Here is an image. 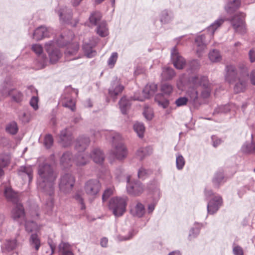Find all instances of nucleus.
I'll list each match as a JSON object with an SVG mask.
<instances>
[{"mask_svg":"<svg viewBox=\"0 0 255 255\" xmlns=\"http://www.w3.org/2000/svg\"><path fill=\"white\" fill-rule=\"evenodd\" d=\"M245 14L243 12H237L230 18L226 19L223 17H220L216 20L206 29V34L208 38L211 39L214 35L215 31L218 29L222 24L226 21H230L235 32L240 34L243 35L246 32V28L244 18Z\"/></svg>","mask_w":255,"mask_h":255,"instance_id":"f257e3e1","label":"nucleus"},{"mask_svg":"<svg viewBox=\"0 0 255 255\" xmlns=\"http://www.w3.org/2000/svg\"><path fill=\"white\" fill-rule=\"evenodd\" d=\"M38 177L37 185L39 189L49 191L53 190V187L57 174L54 171L52 166L47 163H40L38 166Z\"/></svg>","mask_w":255,"mask_h":255,"instance_id":"f03ea898","label":"nucleus"},{"mask_svg":"<svg viewBox=\"0 0 255 255\" xmlns=\"http://www.w3.org/2000/svg\"><path fill=\"white\" fill-rule=\"evenodd\" d=\"M101 136L104 135L106 139L112 143L111 154L116 159L122 160L128 155V150L122 142V137L120 133L114 130H102L100 131Z\"/></svg>","mask_w":255,"mask_h":255,"instance_id":"7ed1b4c3","label":"nucleus"},{"mask_svg":"<svg viewBox=\"0 0 255 255\" xmlns=\"http://www.w3.org/2000/svg\"><path fill=\"white\" fill-rule=\"evenodd\" d=\"M17 192H4V196L9 202L15 204L11 210V216L14 221L21 225L25 219V212L22 205L19 203Z\"/></svg>","mask_w":255,"mask_h":255,"instance_id":"20e7f679","label":"nucleus"},{"mask_svg":"<svg viewBox=\"0 0 255 255\" xmlns=\"http://www.w3.org/2000/svg\"><path fill=\"white\" fill-rule=\"evenodd\" d=\"M68 37L61 35L58 40H51L45 44V50L48 53L50 61L52 63L56 62L61 56V53L57 48V46H63L67 44Z\"/></svg>","mask_w":255,"mask_h":255,"instance_id":"39448f33","label":"nucleus"},{"mask_svg":"<svg viewBox=\"0 0 255 255\" xmlns=\"http://www.w3.org/2000/svg\"><path fill=\"white\" fill-rule=\"evenodd\" d=\"M128 200V198L125 196L112 197L108 204L109 210L115 217H121L126 211Z\"/></svg>","mask_w":255,"mask_h":255,"instance_id":"423d86ee","label":"nucleus"},{"mask_svg":"<svg viewBox=\"0 0 255 255\" xmlns=\"http://www.w3.org/2000/svg\"><path fill=\"white\" fill-rule=\"evenodd\" d=\"M191 85L199 87V91H201L200 97L203 99L209 97L212 91L211 84L207 77L201 75H196L190 78Z\"/></svg>","mask_w":255,"mask_h":255,"instance_id":"0eeeda50","label":"nucleus"},{"mask_svg":"<svg viewBox=\"0 0 255 255\" xmlns=\"http://www.w3.org/2000/svg\"><path fill=\"white\" fill-rule=\"evenodd\" d=\"M78 91L71 87H66L60 98V103L62 106L74 111L75 109V101L74 98L77 96Z\"/></svg>","mask_w":255,"mask_h":255,"instance_id":"6e6552de","label":"nucleus"},{"mask_svg":"<svg viewBox=\"0 0 255 255\" xmlns=\"http://www.w3.org/2000/svg\"><path fill=\"white\" fill-rule=\"evenodd\" d=\"M127 191H141L145 190H157L159 189V183L156 180L149 181L146 187H144L139 181L132 182L129 181V178L127 180Z\"/></svg>","mask_w":255,"mask_h":255,"instance_id":"1a4fd4ad","label":"nucleus"},{"mask_svg":"<svg viewBox=\"0 0 255 255\" xmlns=\"http://www.w3.org/2000/svg\"><path fill=\"white\" fill-rule=\"evenodd\" d=\"M205 197L208 201L207 212L209 214L216 213L223 204V200L220 196H215L212 192H206Z\"/></svg>","mask_w":255,"mask_h":255,"instance_id":"9d476101","label":"nucleus"},{"mask_svg":"<svg viewBox=\"0 0 255 255\" xmlns=\"http://www.w3.org/2000/svg\"><path fill=\"white\" fill-rule=\"evenodd\" d=\"M75 180L71 174L66 173L63 175L59 179V187L61 191H69L72 190Z\"/></svg>","mask_w":255,"mask_h":255,"instance_id":"9b49d317","label":"nucleus"},{"mask_svg":"<svg viewBox=\"0 0 255 255\" xmlns=\"http://www.w3.org/2000/svg\"><path fill=\"white\" fill-rule=\"evenodd\" d=\"M189 81V87L186 92V96L189 102L195 107H197L200 105L199 101V87L192 85Z\"/></svg>","mask_w":255,"mask_h":255,"instance_id":"f8f14e48","label":"nucleus"},{"mask_svg":"<svg viewBox=\"0 0 255 255\" xmlns=\"http://www.w3.org/2000/svg\"><path fill=\"white\" fill-rule=\"evenodd\" d=\"M157 85L154 83L146 85L142 90V96L134 95L132 98L134 100L143 101L145 99H148L152 96L157 90Z\"/></svg>","mask_w":255,"mask_h":255,"instance_id":"ddd939ff","label":"nucleus"},{"mask_svg":"<svg viewBox=\"0 0 255 255\" xmlns=\"http://www.w3.org/2000/svg\"><path fill=\"white\" fill-rule=\"evenodd\" d=\"M225 79L229 84H233L238 79L240 75H238L237 67L233 65L226 66L225 68Z\"/></svg>","mask_w":255,"mask_h":255,"instance_id":"4468645a","label":"nucleus"},{"mask_svg":"<svg viewBox=\"0 0 255 255\" xmlns=\"http://www.w3.org/2000/svg\"><path fill=\"white\" fill-rule=\"evenodd\" d=\"M210 40L206 34H202L196 37L195 42L197 47L196 52L199 56H201Z\"/></svg>","mask_w":255,"mask_h":255,"instance_id":"2eb2a0df","label":"nucleus"},{"mask_svg":"<svg viewBox=\"0 0 255 255\" xmlns=\"http://www.w3.org/2000/svg\"><path fill=\"white\" fill-rule=\"evenodd\" d=\"M124 89L120 80L118 77H115L111 83V86L109 89V95L115 100L117 96L120 94Z\"/></svg>","mask_w":255,"mask_h":255,"instance_id":"dca6fc26","label":"nucleus"},{"mask_svg":"<svg viewBox=\"0 0 255 255\" xmlns=\"http://www.w3.org/2000/svg\"><path fill=\"white\" fill-rule=\"evenodd\" d=\"M171 58L174 66L178 69H183L185 64V60L180 55L176 47H174L171 51Z\"/></svg>","mask_w":255,"mask_h":255,"instance_id":"f3484780","label":"nucleus"},{"mask_svg":"<svg viewBox=\"0 0 255 255\" xmlns=\"http://www.w3.org/2000/svg\"><path fill=\"white\" fill-rule=\"evenodd\" d=\"M56 12L59 15L60 20L65 23H69L72 17L71 9L66 6L59 7L56 9Z\"/></svg>","mask_w":255,"mask_h":255,"instance_id":"a211bd4d","label":"nucleus"},{"mask_svg":"<svg viewBox=\"0 0 255 255\" xmlns=\"http://www.w3.org/2000/svg\"><path fill=\"white\" fill-rule=\"evenodd\" d=\"M3 96L4 97L10 96L12 101L17 103H21L24 99L23 94L20 91L14 89L10 90L4 89Z\"/></svg>","mask_w":255,"mask_h":255,"instance_id":"6ab92c4d","label":"nucleus"},{"mask_svg":"<svg viewBox=\"0 0 255 255\" xmlns=\"http://www.w3.org/2000/svg\"><path fill=\"white\" fill-rule=\"evenodd\" d=\"M18 175L23 180L30 182L33 178V169L31 166H21L18 170Z\"/></svg>","mask_w":255,"mask_h":255,"instance_id":"aec40b11","label":"nucleus"},{"mask_svg":"<svg viewBox=\"0 0 255 255\" xmlns=\"http://www.w3.org/2000/svg\"><path fill=\"white\" fill-rule=\"evenodd\" d=\"M74 246L67 242H62L58 246L60 255H74Z\"/></svg>","mask_w":255,"mask_h":255,"instance_id":"412c9836","label":"nucleus"},{"mask_svg":"<svg viewBox=\"0 0 255 255\" xmlns=\"http://www.w3.org/2000/svg\"><path fill=\"white\" fill-rule=\"evenodd\" d=\"M234 90L235 93H239L244 92L247 86L248 77L240 76L238 79L235 82Z\"/></svg>","mask_w":255,"mask_h":255,"instance_id":"4be33fe9","label":"nucleus"},{"mask_svg":"<svg viewBox=\"0 0 255 255\" xmlns=\"http://www.w3.org/2000/svg\"><path fill=\"white\" fill-rule=\"evenodd\" d=\"M59 137L60 141L63 146L66 147L71 144L72 137L67 128H65L61 131Z\"/></svg>","mask_w":255,"mask_h":255,"instance_id":"5701e85b","label":"nucleus"},{"mask_svg":"<svg viewBox=\"0 0 255 255\" xmlns=\"http://www.w3.org/2000/svg\"><path fill=\"white\" fill-rule=\"evenodd\" d=\"M49 36L47 28L43 26L37 27L33 33V37L36 40H40L44 37Z\"/></svg>","mask_w":255,"mask_h":255,"instance_id":"b1692460","label":"nucleus"},{"mask_svg":"<svg viewBox=\"0 0 255 255\" xmlns=\"http://www.w3.org/2000/svg\"><path fill=\"white\" fill-rule=\"evenodd\" d=\"M90 143L89 138L87 136H81L78 138L76 141L75 147L79 152L84 151L89 145Z\"/></svg>","mask_w":255,"mask_h":255,"instance_id":"393cba45","label":"nucleus"},{"mask_svg":"<svg viewBox=\"0 0 255 255\" xmlns=\"http://www.w3.org/2000/svg\"><path fill=\"white\" fill-rule=\"evenodd\" d=\"M145 210L144 206L140 203H137L134 206L130 209L131 215L134 217L138 218L142 217L145 214Z\"/></svg>","mask_w":255,"mask_h":255,"instance_id":"a878e982","label":"nucleus"},{"mask_svg":"<svg viewBox=\"0 0 255 255\" xmlns=\"http://www.w3.org/2000/svg\"><path fill=\"white\" fill-rule=\"evenodd\" d=\"M96 43H89L85 42L83 45V50L85 55L88 58H92L96 56L97 52L94 49Z\"/></svg>","mask_w":255,"mask_h":255,"instance_id":"bb28decb","label":"nucleus"},{"mask_svg":"<svg viewBox=\"0 0 255 255\" xmlns=\"http://www.w3.org/2000/svg\"><path fill=\"white\" fill-rule=\"evenodd\" d=\"M240 0H230L225 6L226 11L228 13L234 12L241 5Z\"/></svg>","mask_w":255,"mask_h":255,"instance_id":"cd10ccee","label":"nucleus"},{"mask_svg":"<svg viewBox=\"0 0 255 255\" xmlns=\"http://www.w3.org/2000/svg\"><path fill=\"white\" fill-rule=\"evenodd\" d=\"M74 161L73 156L69 152H66L62 155L60 159V164L64 168L71 166Z\"/></svg>","mask_w":255,"mask_h":255,"instance_id":"c85d7f7f","label":"nucleus"},{"mask_svg":"<svg viewBox=\"0 0 255 255\" xmlns=\"http://www.w3.org/2000/svg\"><path fill=\"white\" fill-rule=\"evenodd\" d=\"M101 184L97 180H90L88 181L85 185L86 191H99L100 189Z\"/></svg>","mask_w":255,"mask_h":255,"instance_id":"c756f323","label":"nucleus"},{"mask_svg":"<svg viewBox=\"0 0 255 255\" xmlns=\"http://www.w3.org/2000/svg\"><path fill=\"white\" fill-rule=\"evenodd\" d=\"M30 246L38 251L41 246V241L37 233L32 234L29 239Z\"/></svg>","mask_w":255,"mask_h":255,"instance_id":"7c9ffc66","label":"nucleus"},{"mask_svg":"<svg viewBox=\"0 0 255 255\" xmlns=\"http://www.w3.org/2000/svg\"><path fill=\"white\" fill-rule=\"evenodd\" d=\"M90 157L96 163L101 164L103 163L104 159V155L103 152L98 148H96L92 150Z\"/></svg>","mask_w":255,"mask_h":255,"instance_id":"2f4dec72","label":"nucleus"},{"mask_svg":"<svg viewBox=\"0 0 255 255\" xmlns=\"http://www.w3.org/2000/svg\"><path fill=\"white\" fill-rule=\"evenodd\" d=\"M17 246V242L16 239L8 240L2 247V251L3 253H9L14 250Z\"/></svg>","mask_w":255,"mask_h":255,"instance_id":"473e14b6","label":"nucleus"},{"mask_svg":"<svg viewBox=\"0 0 255 255\" xmlns=\"http://www.w3.org/2000/svg\"><path fill=\"white\" fill-rule=\"evenodd\" d=\"M175 75L174 70L168 67L162 68L161 77L162 80L167 81L172 79Z\"/></svg>","mask_w":255,"mask_h":255,"instance_id":"72a5a7b5","label":"nucleus"},{"mask_svg":"<svg viewBox=\"0 0 255 255\" xmlns=\"http://www.w3.org/2000/svg\"><path fill=\"white\" fill-rule=\"evenodd\" d=\"M202 227V224L199 223H195L194 226L189 231L188 239L192 240L196 238L200 234V229Z\"/></svg>","mask_w":255,"mask_h":255,"instance_id":"f704fd0d","label":"nucleus"},{"mask_svg":"<svg viewBox=\"0 0 255 255\" xmlns=\"http://www.w3.org/2000/svg\"><path fill=\"white\" fill-rule=\"evenodd\" d=\"M24 223L25 224V230L27 232H35L37 233L40 231L41 228V226L38 225L33 221H26L25 220Z\"/></svg>","mask_w":255,"mask_h":255,"instance_id":"c9c22d12","label":"nucleus"},{"mask_svg":"<svg viewBox=\"0 0 255 255\" xmlns=\"http://www.w3.org/2000/svg\"><path fill=\"white\" fill-rule=\"evenodd\" d=\"M152 153V149L149 146L140 147L136 151V156L140 159L142 160L146 156Z\"/></svg>","mask_w":255,"mask_h":255,"instance_id":"e433bc0d","label":"nucleus"},{"mask_svg":"<svg viewBox=\"0 0 255 255\" xmlns=\"http://www.w3.org/2000/svg\"><path fill=\"white\" fill-rule=\"evenodd\" d=\"M119 104L122 113L126 114L127 111L129 109L131 103L130 101L126 97H123L119 101Z\"/></svg>","mask_w":255,"mask_h":255,"instance_id":"4c0bfd02","label":"nucleus"},{"mask_svg":"<svg viewBox=\"0 0 255 255\" xmlns=\"http://www.w3.org/2000/svg\"><path fill=\"white\" fill-rule=\"evenodd\" d=\"M225 179L224 172L223 170L220 169L215 174L213 179V183L215 186H218L224 181Z\"/></svg>","mask_w":255,"mask_h":255,"instance_id":"58836bf2","label":"nucleus"},{"mask_svg":"<svg viewBox=\"0 0 255 255\" xmlns=\"http://www.w3.org/2000/svg\"><path fill=\"white\" fill-rule=\"evenodd\" d=\"M79 48V44L77 42L69 44L65 51V54L67 56L74 55L77 52Z\"/></svg>","mask_w":255,"mask_h":255,"instance_id":"ea45409f","label":"nucleus"},{"mask_svg":"<svg viewBox=\"0 0 255 255\" xmlns=\"http://www.w3.org/2000/svg\"><path fill=\"white\" fill-rule=\"evenodd\" d=\"M172 15L166 10L162 11L160 14V20L162 23H167L171 21Z\"/></svg>","mask_w":255,"mask_h":255,"instance_id":"a19ab883","label":"nucleus"},{"mask_svg":"<svg viewBox=\"0 0 255 255\" xmlns=\"http://www.w3.org/2000/svg\"><path fill=\"white\" fill-rule=\"evenodd\" d=\"M97 33L101 37H105L109 34L106 22H102L97 28Z\"/></svg>","mask_w":255,"mask_h":255,"instance_id":"79ce46f5","label":"nucleus"},{"mask_svg":"<svg viewBox=\"0 0 255 255\" xmlns=\"http://www.w3.org/2000/svg\"><path fill=\"white\" fill-rule=\"evenodd\" d=\"M233 106V104H227L218 106L215 109L214 114H226L229 112Z\"/></svg>","mask_w":255,"mask_h":255,"instance_id":"37998d69","label":"nucleus"},{"mask_svg":"<svg viewBox=\"0 0 255 255\" xmlns=\"http://www.w3.org/2000/svg\"><path fill=\"white\" fill-rule=\"evenodd\" d=\"M133 129L139 137H143L145 128L142 123L138 122L135 123L133 125Z\"/></svg>","mask_w":255,"mask_h":255,"instance_id":"c03bdc74","label":"nucleus"},{"mask_svg":"<svg viewBox=\"0 0 255 255\" xmlns=\"http://www.w3.org/2000/svg\"><path fill=\"white\" fill-rule=\"evenodd\" d=\"M242 150L245 153L255 152V143L251 142H245L242 147Z\"/></svg>","mask_w":255,"mask_h":255,"instance_id":"a18cd8bd","label":"nucleus"},{"mask_svg":"<svg viewBox=\"0 0 255 255\" xmlns=\"http://www.w3.org/2000/svg\"><path fill=\"white\" fill-rule=\"evenodd\" d=\"M102 15L100 12L94 11L92 12L89 17V21L93 25H96L98 22L100 20Z\"/></svg>","mask_w":255,"mask_h":255,"instance_id":"49530a36","label":"nucleus"},{"mask_svg":"<svg viewBox=\"0 0 255 255\" xmlns=\"http://www.w3.org/2000/svg\"><path fill=\"white\" fill-rule=\"evenodd\" d=\"M209 58L212 62H218L221 60V56L217 50H213L209 53Z\"/></svg>","mask_w":255,"mask_h":255,"instance_id":"de8ad7c7","label":"nucleus"},{"mask_svg":"<svg viewBox=\"0 0 255 255\" xmlns=\"http://www.w3.org/2000/svg\"><path fill=\"white\" fill-rule=\"evenodd\" d=\"M153 196L154 198L153 203L149 204L147 207V212L148 214H151L155 209V205L160 198V195L158 192H153Z\"/></svg>","mask_w":255,"mask_h":255,"instance_id":"09e8293b","label":"nucleus"},{"mask_svg":"<svg viewBox=\"0 0 255 255\" xmlns=\"http://www.w3.org/2000/svg\"><path fill=\"white\" fill-rule=\"evenodd\" d=\"M152 174V171L150 169H146L144 167H140L138 171V177L141 179H145Z\"/></svg>","mask_w":255,"mask_h":255,"instance_id":"8fccbe9b","label":"nucleus"},{"mask_svg":"<svg viewBox=\"0 0 255 255\" xmlns=\"http://www.w3.org/2000/svg\"><path fill=\"white\" fill-rule=\"evenodd\" d=\"M18 130L17 124L15 122L10 123L6 127V132L12 135L15 134L17 132Z\"/></svg>","mask_w":255,"mask_h":255,"instance_id":"3c124183","label":"nucleus"},{"mask_svg":"<svg viewBox=\"0 0 255 255\" xmlns=\"http://www.w3.org/2000/svg\"><path fill=\"white\" fill-rule=\"evenodd\" d=\"M185 163V159L181 154H177L176 158V168L178 170H181L184 166Z\"/></svg>","mask_w":255,"mask_h":255,"instance_id":"603ef678","label":"nucleus"},{"mask_svg":"<svg viewBox=\"0 0 255 255\" xmlns=\"http://www.w3.org/2000/svg\"><path fill=\"white\" fill-rule=\"evenodd\" d=\"M74 161L78 166L84 165L86 164L87 162V157L84 156L83 154L78 155L74 159Z\"/></svg>","mask_w":255,"mask_h":255,"instance_id":"864d4df0","label":"nucleus"},{"mask_svg":"<svg viewBox=\"0 0 255 255\" xmlns=\"http://www.w3.org/2000/svg\"><path fill=\"white\" fill-rule=\"evenodd\" d=\"M238 69L240 71V76L248 77L249 68L244 63H240L238 64Z\"/></svg>","mask_w":255,"mask_h":255,"instance_id":"5fc2aeb1","label":"nucleus"},{"mask_svg":"<svg viewBox=\"0 0 255 255\" xmlns=\"http://www.w3.org/2000/svg\"><path fill=\"white\" fill-rule=\"evenodd\" d=\"M10 162V156L8 154H0V167L7 166Z\"/></svg>","mask_w":255,"mask_h":255,"instance_id":"6e6d98bb","label":"nucleus"},{"mask_svg":"<svg viewBox=\"0 0 255 255\" xmlns=\"http://www.w3.org/2000/svg\"><path fill=\"white\" fill-rule=\"evenodd\" d=\"M49 246L45 247L42 249L43 255H52L54 253L55 247L52 244L48 243Z\"/></svg>","mask_w":255,"mask_h":255,"instance_id":"4d7b16f0","label":"nucleus"},{"mask_svg":"<svg viewBox=\"0 0 255 255\" xmlns=\"http://www.w3.org/2000/svg\"><path fill=\"white\" fill-rule=\"evenodd\" d=\"M118 59V53L113 52L108 60V64L111 67H114Z\"/></svg>","mask_w":255,"mask_h":255,"instance_id":"13d9d810","label":"nucleus"},{"mask_svg":"<svg viewBox=\"0 0 255 255\" xmlns=\"http://www.w3.org/2000/svg\"><path fill=\"white\" fill-rule=\"evenodd\" d=\"M53 139L50 134L46 135L44 137V144L47 148H49L53 144Z\"/></svg>","mask_w":255,"mask_h":255,"instance_id":"bf43d9fd","label":"nucleus"},{"mask_svg":"<svg viewBox=\"0 0 255 255\" xmlns=\"http://www.w3.org/2000/svg\"><path fill=\"white\" fill-rule=\"evenodd\" d=\"M173 90V88L171 85L165 83L162 85L161 86V91L165 94L169 95L170 94Z\"/></svg>","mask_w":255,"mask_h":255,"instance_id":"052dcab7","label":"nucleus"},{"mask_svg":"<svg viewBox=\"0 0 255 255\" xmlns=\"http://www.w3.org/2000/svg\"><path fill=\"white\" fill-rule=\"evenodd\" d=\"M143 114L147 120H151L153 116L152 110L149 108H145Z\"/></svg>","mask_w":255,"mask_h":255,"instance_id":"680f3d73","label":"nucleus"},{"mask_svg":"<svg viewBox=\"0 0 255 255\" xmlns=\"http://www.w3.org/2000/svg\"><path fill=\"white\" fill-rule=\"evenodd\" d=\"M188 102H189V100L187 97H182L176 99L175 103L177 107H181L186 105Z\"/></svg>","mask_w":255,"mask_h":255,"instance_id":"e2e57ef3","label":"nucleus"},{"mask_svg":"<svg viewBox=\"0 0 255 255\" xmlns=\"http://www.w3.org/2000/svg\"><path fill=\"white\" fill-rule=\"evenodd\" d=\"M38 97L36 96L33 95L30 101V105L34 110H36L38 109Z\"/></svg>","mask_w":255,"mask_h":255,"instance_id":"0e129e2a","label":"nucleus"},{"mask_svg":"<svg viewBox=\"0 0 255 255\" xmlns=\"http://www.w3.org/2000/svg\"><path fill=\"white\" fill-rule=\"evenodd\" d=\"M32 50L38 55L42 53L43 48L41 45L35 44L32 45Z\"/></svg>","mask_w":255,"mask_h":255,"instance_id":"69168bd1","label":"nucleus"},{"mask_svg":"<svg viewBox=\"0 0 255 255\" xmlns=\"http://www.w3.org/2000/svg\"><path fill=\"white\" fill-rule=\"evenodd\" d=\"M234 255H244V251L242 248L239 246H235L233 249Z\"/></svg>","mask_w":255,"mask_h":255,"instance_id":"338daca9","label":"nucleus"},{"mask_svg":"<svg viewBox=\"0 0 255 255\" xmlns=\"http://www.w3.org/2000/svg\"><path fill=\"white\" fill-rule=\"evenodd\" d=\"M248 78L250 79L252 84L255 86V69H253L249 74H248Z\"/></svg>","mask_w":255,"mask_h":255,"instance_id":"774afa93","label":"nucleus"}]
</instances>
